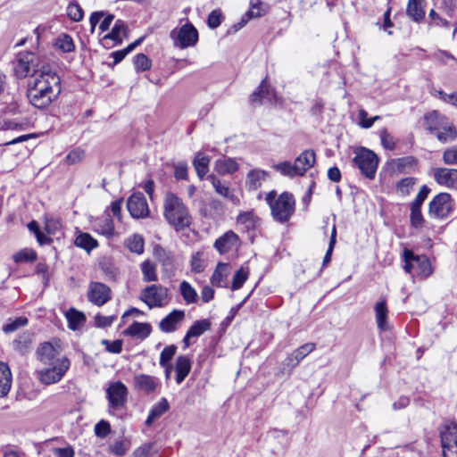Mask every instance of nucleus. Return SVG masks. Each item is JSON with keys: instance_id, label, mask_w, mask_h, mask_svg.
<instances>
[{"instance_id": "1", "label": "nucleus", "mask_w": 457, "mask_h": 457, "mask_svg": "<svg viewBox=\"0 0 457 457\" xmlns=\"http://www.w3.org/2000/svg\"><path fill=\"white\" fill-rule=\"evenodd\" d=\"M62 92V81L50 65H42L39 73L28 84L27 97L37 109H46L55 102Z\"/></svg>"}, {"instance_id": "2", "label": "nucleus", "mask_w": 457, "mask_h": 457, "mask_svg": "<svg viewBox=\"0 0 457 457\" xmlns=\"http://www.w3.org/2000/svg\"><path fill=\"white\" fill-rule=\"evenodd\" d=\"M37 353L39 361L45 365L37 371L39 381L47 386L58 383L71 366L70 360L62 354L61 346L46 342L37 348Z\"/></svg>"}, {"instance_id": "3", "label": "nucleus", "mask_w": 457, "mask_h": 457, "mask_svg": "<svg viewBox=\"0 0 457 457\" xmlns=\"http://www.w3.org/2000/svg\"><path fill=\"white\" fill-rule=\"evenodd\" d=\"M163 216L176 231L190 227L192 216L183 200L176 194L168 192L163 199Z\"/></svg>"}, {"instance_id": "4", "label": "nucleus", "mask_w": 457, "mask_h": 457, "mask_svg": "<svg viewBox=\"0 0 457 457\" xmlns=\"http://www.w3.org/2000/svg\"><path fill=\"white\" fill-rule=\"evenodd\" d=\"M265 200L270 206L272 218L280 223L290 220L295 212V200L294 195L288 192H283L277 195L275 190L266 195Z\"/></svg>"}, {"instance_id": "5", "label": "nucleus", "mask_w": 457, "mask_h": 457, "mask_svg": "<svg viewBox=\"0 0 457 457\" xmlns=\"http://www.w3.org/2000/svg\"><path fill=\"white\" fill-rule=\"evenodd\" d=\"M403 270L406 273L420 278H427L432 272V266L426 255H415L411 251L405 249L403 251Z\"/></svg>"}, {"instance_id": "6", "label": "nucleus", "mask_w": 457, "mask_h": 457, "mask_svg": "<svg viewBox=\"0 0 457 457\" xmlns=\"http://www.w3.org/2000/svg\"><path fill=\"white\" fill-rule=\"evenodd\" d=\"M139 299L145 303L149 309H153L168 305L171 296L168 287L161 284H152L141 291Z\"/></svg>"}, {"instance_id": "7", "label": "nucleus", "mask_w": 457, "mask_h": 457, "mask_svg": "<svg viewBox=\"0 0 457 457\" xmlns=\"http://www.w3.org/2000/svg\"><path fill=\"white\" fill-rule=\"evenodd\" d=\"M46 65L40 62L39 57L33 53L23 52L17 55L14 63V74L18 79H25L29 75L33 78L39 73L40 67Z\"/></svg>"}, {"instance_id": "8", "label": "nucleus", "mask_w": 457, "mask_h": 457, "mask_svg": "<svg viewBox=\"0 0 457 457\" xmlns=\"http://www.w3.org/2000/svg\"><path fill=\"white\" fill-rule=\"evenodd\" d=\"M170 37L175 47L186 49L197 44L199 34L192 23L187 22L180 27L174 28L170 32Z\"/></svg>"}, {"instance_id": "9", "label": "nucleus", "mask_w": 457, "mask_h": 457, "mask_svg": "<svg viewBox=\"0 0 457 457\" xmlns=\"http://www.w3.org/2000/svg\"><path fill=\"white\" fill-rule=\"evenodd\" d=\"M353 162L366 178L374 179L378 164V158L374 152L364 147L356 149Z\"/></svg>"}, {"instance_id": "10", "label": "nucleus", "mask_w": 457, "mask_h": 457, "mask_svg": "<svg viewBox=\"0 0 457 457\" xmlns=\"http://www.w3.org/2000/svg\"><path fill=\"white\" fill-rule=\"evenodd\" d=\"M453 199L448 193H439L428 204V216L435 220H445L453 212Z\"/></svg>"}, {"instance_id": "11", "label": "nucleus", "mask_w": 457, "mask_h": 457, "mask_svg": "<svg viewBox=\"0 0 457 457\" xmlns=\"http://www.w3.org/2000/svg\"><path fill=\"white\" fill-rule=\"evenodd\" d=\"M106 395L109 402V412L114 414L124 407L127 402L128 388L121 381H116L108 386Z\"/></svg>"}, {"instance_id": "12", "label": "nucleus", "mask_w": 457, "mask_h": 457, "mask_svg": "<svg viewBox=\"0 0 457 457\" xmlns=\"http://www.w3.org/2000/svg\"><path fill=\"white\" fill-rule=\"evenodd\" d=\"M440 436L444 457H457V424H446Z\"/></svg>"}, {"instance_id": "13", "label": "nucleus", "mask_w": 457, "mask_h": 457, "mask_svg": "<svg viewBox=\"0 0 457 457\" xmlns=\"http://www.w3.org/2000/svg\"><path fill=\"white\" fill-rule=\"evenodd\" d=\"M87 300L96 306H103L112 299L111 288L101 282H90L87 293Z\"/></svg>"}, {"instance_id": "14", "label": "nucleus", "mask_w": 457, "mask_h": 457, "mask_svg": "<svg viewBox=\"0 0 457 457\" xmlns=\"http://www.w3.org/2000/svg\"><path fill=\"white\" fill-rule=\"evenodd\" d=\"M127 208L130 215L135 219L145 218L149 213L146 199L140 192L135 193L129 197Z\"/></svg>"}, {"instance_id": "15", "label": "nucleus", "mask_w": 457, "mask_h": 457, "mask_svg": "<svg viewBox=\"0 0 457 457\" xmlns=\"http://www.w3.org/2000/svg\"><path fill=\"white\" fill-rule=\"evenodd\" d=\"M433 178L437 184L451 189H457V169L436 168Z\"/></svg>"}, {"instance_id": "16", "label": "nucleus", "mask_w": 457, "mask_h": 457, "mask_svg": "<svg viewBox=\"0 0 457 457\" xmlns=\"http://www.w3.org/2000/svg\"><path fill=\"white\" fill-rule=\"evenodd\" d=\"M134 386L137 390L150 395L161 386V382L156 377L140 373L134 376Z\"/></svg>"}, {"instance_id": "17", "label": "nucleus", "mask_w": 457, "mask_h": 457, "mask_svg": "<svg viewBox=\"0 0 457 457\" xmlns=\"http://www.w3.org/2000/svg\"><path fill=\"white\" fill-rule=\"evenodd\" d=\"M315 348L316 345L314 343H307L301 345L286 358L284 361V368H287L288 370L291 371L303 358L313 352Z\"/></svg>"}, {"instance_id": "18", "label": "nucleus", "mask_w": 457, "mask_h": 457, "mask_svg": "<svg viewBox=\"0 0 457 457\" xmlns=\"http://www.w3.org/2000/svg\"><path fill=\"white\" fill-rule=\"evenodd\" d=\"M207 179L211 182L218 195L228 199L234 204H239V198L235 195L234 189L230 187L228 182L220 179L213 174L209 175Z\"/></svg>"}, {"instance_id": "19", "label": "nucleus", "mask_w": 457, "mask_h": 457, "mask_svg": "<svg viewBox=\"0 0 457 457\" xmlns=\"http://www.w3.org/2000/svg\"><path fill=\"white\" fill-rule=\"evenodd\" d=\"M267 11V5L261 0H250V10L242 16L238 23L234 25L236 30L242 29L251 19L262 17Z\"/></svg>"}, {"instance_id": "20", "label": "nucleus", "mask_w": 457, "mask_h": 457, "mask_svg": "<svg viewBox=\"0 0 457 457\" xmlns=\"http://www.w3.org/2000/svg\"><path fill=\"white\" fill-rule=\"evenodd\" d=\"M184 317V311L173 310L160 321L159 328L164 333H172L177 330L179 324L182 322Z\"/></svg>"}, {"instance_id": "21", "label": "nucleus", "mask_w": 457, "mask_h": 457, "mask_svg": "<svg viewBox=\"0 0 457 457\" xmlns=\"http://www.w3.org/2000/svg\"><path fill=\"white\" fill-rule=\"evenodd\" d=\"M269 172L262 169L250 170L245 178V187L250 191H255L269 179Z\"/></svg>"}, {"instance_id": "22", "label": "nucleus", "mask_w": 457, "mask_h": 457, "mask_svg": "<svg viewBox=\"0 0 457 457\" xmlns=\"http://www.w3.org/2000/svg\"><path fill=\"white\" fill-rule=\"evenodd\" d=\"M230 275V266L228 263L220 262L216 266L212 277L211 283L217 287L226 288L228 285V276Z\"/></svg>"}, {"instance_id": "23", "label": "nucleus", "mask_w": 457, "mask_h": 457, "mask_svg": "<svg viewBox=\"0 0 457 457\" xmlns=\"http://www.w3.org/2000/svg\"><path fill=\"white\" fill-rule=\"evenodd\" d=\"M92 229L107 238H111L114 236V224L109 215L96 218L92 221Z\"/></svg>"}, {"instance_id": "24", "label": "nucleus", "mask_w": 457, "mask_h": 457, "mask_svg": "<svg viewBox=\"0 0 457 457\" xmlns=\"http://www.w3.org/2000/svg\"><path fill=\"white\" fill-rule=\"evenodd\" d=\"M315 162L316 154L313 150H305L301 153L295 160V165L299 176H303L314 165Z\"/></svg>"}, {"instance_id": "25", "label": "nucleus", "mask_w": 457, "mask_h": 457, "mask_svg": "<svg viewBox=\"0 0 457 457\" xmlns=\"http://www.w3.org/2000/svg\"><path fill=\"white\" fill-rule=\"evenodd\" d=\"M213 168L218 174L225 176L235 173L239 164L234 158H220L214 162Z\"/></svg>"}, {"instance_id": "26", "label": "nucleus", "mask_w": 457, "mask_h": 457, "mask_svg": "<svg viewBox=\"0 0 457 457\" xmlns=\"http://www.w3.org/2000/svg\"><path fill=\"white\" fill-rule=\"evenodd\" d=\"M192 361L187 355H179L176 359L175 371H176V382L181 384L187 377L191 370Z\"/></svg>"}, {"instance_id": "27", "label": "nucleus", "mask_w": 457, "mask_h": 457, "mask_svg": "<svg viewBox=\"0 0 457 457\" xmlns=\"http://www.w3.org/2000/svg\"><path fill=\"white\" fill-rule=\"evenodd\" d=\"M238 243V237L233 231H228L223 236L219 237L215 243L214 247L220 253H224L231 250Z\"/></svg>"}, {"instance_id": "28", "label": "nucleus", "mask_w": 457, "mask_h": 457, "mask_svg": "<svg viewBox=\"0 0 457 457\" xmlns=\"http://www.w3.org/2000/svg\"><path fill=\"white\" fill-rule=\"evenodd\" d=\"M68 328L73 331L81 329L86 323V315L75 308H70L64 313Z\"/></svg>"}, {"instance_id": "29", "label": "nucleus", "mask_w": 457, "mask_h": 457, "mask_svg": "<svg viewBox=\"0 0 457 457\" xmlns=\"http://www.w3.org/2000/svg\"><path fill=\"white\" fill-rule=\"evenodd\" d=\"M152 328L149 323H141L134 321L127 329L123 331L125 336H129L137 339H145L151 334Z\"/></svg>"}, {"instance_id": "30", "label": "nucleus", "mask_w": 457, "mask_h": 457, "mask_svg": "<svg viewBox=\"0 0 457 457\" xmlns=\"http://www.w3.org/2000/svg\"><path fill=\"white\" fill-rule=\"evenodd\" d=\"M12 372L9 366L0 361V397H4L12 387Z\"/></svg>"}, {"instance_id": "31", "label": "nucleus", "mask_w": 457, "mask_h": 457, "mask_svg": "<svg viewBox=\"0 0 457 457\" xmlns=\"http://www.w3.org/2000/svg\"><path fill=\"white\" fill-rule=\"evenodd\" d=\"M154 254L162 267V271L169 275L174 273V259L171 253L165 251L161 247L154 249Z\"/></svg>"}, {"instance_id": "32", "label": "nucleus", "mask_w": 457, "mask_h": 457, "mask_svg": "<svg viewBox=\"0 0 457 457\" xmlns=\"http://www.w3.org/2000/svg\"><path fill=\"white\" fill-rule=\"evenodd\" d=\"M424 1L425 0H409L406 12L414 21L419 22L425 17L424 11Z\"/></svg>"}, {"instance_id": "33", "label": "nucleus", "mask_w": 457, "mask_h": 457, "mask_svg": "<svg viewBox=\"0 0 457 457\" xmlns=\"http://www.w3.org/2000/svg\"><path fill=\"white\" fill-rule=\"evenodd\" d=\"M274 96L273 92H270L267 85L266 79L262 80L258 89L255 90L250 96L252 104H260L263 100L267 99L271 101Z\"/></svg>"}, {"instance_id": "34", "label": "nucleus", "mask_w": 457, "mask_h": 457, "mask_svg": "<svg viewBox=\"0 0 457 457\" xmlns=\"http://www.w3.org/2000/svg\"><path fill=\"white\" fill-rule=\"evenodd\" d=\"M210 161H211L210 157L201 152H199L195 154V156L193 160V166H194L195 172L200 179H203L204 177L209 171Z\"/></svg>"}, {"instance_id": "35", "label": "nucleus", "mask_w": 457, "mask_h": 457, "mask_svg": "<svg viewBox=\"0 0 457 457\" xmlns=\"http://www.w3.org/2000/svg\"><path fill=\"white\" fill-rule=\"evenodd\" d=\"M375 312L378 328L380 330H388L389 326L386 321L388 310L385 300H381L380 302L376 303Z\"/></svg>"}, {"instance_id": "36", "label": "nucleus", "mask_w": 457, "mask_h": 457, "mask_svg": "<svg viewBox=\"0 0 457 457\" xmlns=\"http://www.w3.org/2000/svg\"><path fill=\"white\" fill-rule=\"evenodd\" d=\"M142 279L145 282H156L158 280L157 266L151 260H145L140 264Z\"/></svg>"}, {"instance_id": "37", "label": "nucleus", "mask_w": 457, "mask_h": 457, "mask_svg": "<svg viewBox=\"0 0 457 457\" xmlns=\"http://www.w3.org/2000/svg\"><path fill=\"white\" fill-rule=\"evenodd\" d=\"M179 294L187 304L195 303L198 300L196 290L186 280L180 282L179 287Z\"/></svg>"}, {"instance_id": "38", "label": "nucleus", "mask_w": 457, "mask_h": 457, "mask_svg": "<svg viewBox=\"0 0 457 457\" xmlns=\"http://www.w3.org/2000/svg\"><path fill=\"white\" fill-rule=\"evenodd\" d=\"M54 46L56 50L62 53H71L75 49V45L72 37L65 33L59 35L54 39Z\"/></svg>"}, {"instance_id": "39", "label": "nucleus", "mask_w": 457, "mask_h": 457, "mask_svg": "<svg viewBox=\"0 0 457 457\" xmlns=\"http://www.w3.org/2000/svg\"><path fill=\"white\" fill-rule=\"evenodd\" d=\"M169 409V403L165 398H162L156 404L153 406L150 413L145 420V424L150 426L152 423L161 417Z\"/></svg>"}, {"instance_id": "40", "label": "nucleus", "mask_w": 457, "mask_h": 457, "mask_svg": "<svg viewBox=\"0 0 457 457\" xmlns=\"http://www.w3.org/2000/svg\"><path fill=\"white\" fill-rule=\"evenodd\" d=\"M75 245L90 252L98 246V243L90 234L81 232L76 237Z\"/></svg>"}, {"instance_id": "41", "label": "nucleus", "mask_w": 457, "mask_h": 457, "mask_svg": "<svg viewBox=\"0 0 457 457\" xmlns=\"http://www.w3.org/2000/svg\"><path fill=\"white\" fill-rule=\"evenodd\" d=\"M237 224L242 226L244 229L249 231L255 228L258 225L259 219L253 212H242L237 216Z\"/></svg>"}, {"instance_id": "42", "label": "nucleus", "mask_w": 457, "mask_h": 457, "mask_svg": "<svg viewBox=\"0 0 457 457\" xmlns=\"http://www.w3.org/2000/svg\"><path fill=\"white\" fill-rule=\"evenodd\" d=\"M127 35V28L125 23L118 20L116 21L111 33L107 34L104 37V39H112L116 44H120L122 42L123 37Z\"/></svg>"}, {"instance_id": "43", "label": "nucleus", "mask_w": 457, "mask_h": 457, "mask_svg": "<svg viewBox=\"0 0 457 457\" xmlns=\"http://www.w3.org/2000/svg\"><path fill=\"white\" fill-rule=\"evenodd\" d=\"M130 448V442L127 438H122L119 440H115L113 443L110 444L108 446V451L110 453L117 456L122 457L124 456Z\"/></svg>"}, {"instance_id": "44", "label": "nucleus", "mask_w": 457, "mask_h": 457, "mask_svg": "<svg viewBox=\"0 0 457 457\" xmlns=\"http://www.w3.org/2000/svg\"><path fill=\"white\" fill-rule=\"evenodd\" d=\"M125 245L131 253L141 254L144 252L145 241L141 235L134 234L126 239Z\"/></svg>"}, {"instance_id": "45", "label": "nucleus", "mask_w": 457, "mask_h": 457, "mask_svg": "<svg viewBox=\"0 0 457 457\" xmlns=\"http://www.w3.org/2000/svg\"><path fill=\"white\" fill-rule=\"evenodd\" d=\"M457 135V131L453 125L449 124L446 120L440 126L436 131V137L441 142H447L453 139Z\"/></svg>"}, {"instance_id": "46", "label": "nucleus", "mask_w": 457, "mask_h": 457, "mask_svg": "<svg viewBox=\"0 0 457 457\" xmlns=\"http://www.w3.org/2000/svg\"><path fill=\"white\" fill-rule=\"evenodd\" d=\"M32 335L29 332L20 335L13 342V349L21 353H25L31 344Z\"/></svg>"}, {"instance_id": "47", "label": "nucleus", "mask_w": 457, "mask_h": 457, "mask_svg": "<svg viewBox=\"0 0 457 457\" xmlns=\"http://www.w3.org/2000/svg\"><path fill=\"white\" fill-rule=\"evenodd\" d=\"M211 328V322L208 320H201L194 322L187 330V337H198Z\"/></svg>"}, {"instance_id": "48", "label": "nucleus", "mask_w": 457, "mask_h": 457, "mask_svg": "<svg viewBox=\"0 0 457 457\" xmlns=\"http://www.w3.org/2000/svg\"><path fill=\"white\" fill-rule=\"evenodd\" d=\"M416 183L414 178H405L397 182L395 187L396 194L401 197L409 195Z\"/></svg>"}, {"instance_id": "49", "label": "nucleus", "mask_w": 457, "mask_h": 457, "mask_svg": "<svg viewBox=\"0 0 457 457\" xmlns=\"http://www.w3.org/2000/svg\"><path fill=\"white\" fill-rule=\"evenodd\" d=\"M427 127L431 131H437L440 126L445 121V117L434 111L425 116Z\"/></svg>"}, {"instance_id": "50", "label": "nucleus", "mask_w": 457, "mask_h": 457, "mask_svg": "<svg viewBox=\"0 0 457 457\" xmlns=\"http://www.w3.org/2000/svg\"><path fill=\"white\" fill-rule=\"evenodd\" d=\"M411 214L410 222L411 227L416 229H420L425 227L426 220L421 213V207L410 205Z\"/></svg>"}, {"instance_id": "51", "label": "nucleus", "mask_w": 457, "mask_h": 457, "mask_svg": "<svg viewBox=\"0 0 457 457\" xmlns=\"http://www.w3.org/2000/svg\"><path fill=\"white\" fill-rule=\"evenodd\" d=\"M273 169L278 171L281 175L294 178L299 176L298 171L295 168V163L292 164L289 162H282L273 165Z\"/></svg>"}, {"instance_id": "52", "label": "nucleus", "mask_w": 457, "mask_h": 457, "mask_svg": "<svg viewBox=\"0 0 457 457\" xmlns=\"http://www.w3.org/2000/svg\"><path fill=\"white\" fill-rule=\"evenodd\" d=\"M134 66L137 72L145 71L151 69L152 62L144 54H138L134 57Z\"/></svg>"}, {"instance_id": "53", "label": "nucleus", "mask_w": 457, "mask_h": 457, "mask_svg": "<svg viewBox=\"0 0 457 457\" xmlns=\"http://www.w3.org/2000/svg\"><path fill=\"white\" fill-rule=\"evenodd\" d=\"M28 324V319L25 317H18L14 320H9L8 322L4 326L3 330L5 333H12L21 327Z\"/></svg>"}, {"instance_id": "54", "label": "nucleus", "mask_w": 457, "mask_h": 457, "mask_svg": "<svg viewBox=\"0 0 457 457\" xmlns=\"http://www.w3.org/2000/svg\"><path fill=\"white\" fill-rule=\"evenodd\" d=\"M37 258V253L32 249L25 248L16 253L13 255V260L15 262H33Z\"/></svg>"}, {"instance_id": "55", "label": "nucleus", "mask_w": 457, "mask_h": 457, "mask_svg": "<svg viewBox=\"0 0 457 457\" xmlns=\"http://www.w3.org/2000/svg\"><path fill=\"white\" fill-rule=\"evenodd\" d=\"M248 278V271L244 268H240L234 275L231 289L233 291L240 289L244 283L246 281Z\"/></svg>"}, {"instance_id": "56", "label": "nucleus", "mask_w": 457, "mask_h": 457, "mask_svg": "<svg viewBox=\"0 0 457 457\" xmlns=\"http://www.w3.org/2000/svg\"><path fill=\"white\" fill-rule=\"evenodd\" d=\"M67 15L73 21H79L83 18V10L77 2H71L67 7Z\"/></svg>"}, {"instance_id": "57", "label": "nucleus", "mask_w": 457, "mask_h": 457, "mask_svg": "<svg viewBox=\"0 0 457 457\" xmlns=\"http://www.w3.org/2000/svg\"><path fill=\"white\" fill-rule=\"evenodd\" d=\"M191 270L194 273H201L204 270L206 263L203 259V254L199 252L195 253L190 261Z\"/></svg>"}, {"instance_id": "58", "label": "nucleus", "mask_w": 457, "mask_h": 457, "mask_svg": "<svg viewBox=\"0 0 457 457\" xmlns=\"http://www.w3.org/2000/svg\"><path fill=\"white\" fill-rule=\"evenodd\" d=\"M177 352V346L174 345H168L164 347L160 354L159 363L161 366H165L167 364H170V361L173 358Z\"/></svg>"}, {"instance_id": "59", "label": "nucleus", "mask_w": 457, "mask_h": 457, "mask_svg": "<svg viewBox=\"0 0 457 457\" xmlns=\"http://www.w3.org/2000/svg\"><path fill=\"white\" fill-rule=\"evenodd\" d=\"M174 177L178 180H187L188 165L186 162L181 161L174 164Z\"/></svg>"}, {"instance_id": "60", "label": "nucleus", "mask_w": 457, "mask_h": 457, "mask_svg": "<svg viewBox=\"0 0 457 457\" xmlns=\"http://www.w3.org/2000/svg\"><path fill=\"white\" fill-rule=\"evenodd\" d=\"M380 140L384 148L387 150L395 149L396 140L386 129L380 131Z\"/></svg>"}, {"instance_id": "61", "label": "nucleus", "mask_w": 457, "mask_h": 457, "mask_svg": "<svg viewBox=\"0 0 457 457\" xmlns=\"http://www.w3.org/2000/svg\"><path fill=\"white\" fill-rule=\"evenodd\" d=\"M157 453L153 451L152 444H145L137 447L131 457H154Z\"/></svg>"}, {"instance_id": "62", "label": "nucleus", "mask_w": 457, "mask_h": 457, "mask_svg": "<svg viewBox=\"0 0 457 457\" xmlns=\"http://www.w3.org/2000/svg\"><path fill=\"white\" fill-rule=\"evenodd\" d=\"M95 434L100 438L106 437L111 433V425L106 420H100L94 428Z\"/></svg>"}, {"instance_id": "63", "label": "nucleus", "mask_w": 457, "mask_h": 457, "mask_svg": "<svg viewBox=\"0 0 457 457\" xmlns=\"http://www.w3.org/2000/svg\"><path fill=\"white\" fill-rule=\"evenodd\" d=\"M433 95L440 100L457 107V92L447 94L442 90H436Z\"/></svg>"}, {"instance_id": "64", "label": "nucleus", "mask_w": 457, "mask_h": 457, "mask_svg": "<svg viewBox=\"0 0 457 457\" xmlns=\"http://www.w3.org/2000/svg\"><path fill=\"white\" fill-rule=\"evenodd\" d=\"M443 160L445 164L457 165V145L446 149L444 152Z\"/></svg>"}]
</instances>
